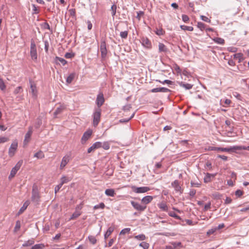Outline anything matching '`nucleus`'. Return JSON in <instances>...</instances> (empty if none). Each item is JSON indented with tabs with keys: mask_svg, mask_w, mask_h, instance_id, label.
Instances as JSON below:
<instances>
[{
	"mask_svg": "<svg viewBox=\"0 0 249 249\" xmlns=\"http://www.w3.org/2000/svg\"><path fill=\"white\" fill-rule=\"evenodd\" d=\"M101 110L100 108H96L93 114V125L96 126L100 121Z\"/></svg>",
	"mask_w": 249,
	"mask_h": 249,
	"instance_id": "obj_1",
	"label": "nucleus"
},
{
	"mask_svg": "<svg viewBox=\"0 0 249 249\" xmlns=\"http://www.w3.org/2000/svg\"><path fill=\"white\" fill-rule=\"evenodd\" d=\"M30 56L33 60L36 61L37 59V54L36 48V43L34 41H32L30 46Z\"/></svg>",
	"mask_w": 249,
	"mask_h": 249,
	"instance_id": "obj_2",
	"label": "nucleus"
},
{
	"mask_svg": "<svg viewBox=\"0 0 249 249\" xmlns=\"http://www.w3.org/2000/svg\"><path fill=\"white\" fill-rule=\"evenodd\" d=\"M23 163V160H20L18 163L16 164V165L12 169L10 174L9 176V178L10 179L15 177L17 172L20 168L21 167L22 164Z\"/></svg>",
	"mask_w": 249,
	"mask_h": 249,
	"instance_id": "obj_3",
	"label": "nucleus"
},
{
	"mask_svg": "<svg viewBox=\"0 0 249 249\" xmlns=\"http://www.w3.org/2000/svg\"><path fill=\"white\" fill-rule=\"evenodd\" d=\"M236 150H239V145H235L233 146H230L229 147H218L217 151L218 152H234Z\"/></svg>",
	"mask_w": 249,
	"mask_h": 249,
	"instance_id": "obj_4",
	"label": "nucleus"
},
{
	"mask_svg": "<svg viewBox=\"0 0 249 249\" xmlns=\"http://www.w3.org/2000/svg\"><path fill=\"white\" fill-rule=\"evenodd\" d=\"M33 133V127L30 126L28 128V130L26 133L23 141L24 146L27 145L31 140V137Z\"/></svg>",
	"mask_w": 249,
	"mask_h": 249,
	"instance_id": "obj_5",
	"label": "nucleus"
},
{
	"mask_svg": "<svg viewBox=\"0 0 249 249\" xmlns=\"http://www.w3.org/2000/svg\"><path fill=\"white\" fill-rule=\"evenodd\" d=\"M18 148V142L15 141L13 142L9 149L8 154L10 157H13L17 151Z\"/></svg>",
	"mask_w": 249,
	"mask_h": 249,
	"instance_id": "obj_6",
	"label": "nucleus"
},
{
	"mask_svg": "<svg viewBox=\"0 0 249 249\" xmlns=\"http://www.w3.org/2000/svg\"><path fill=\"white\" fill-rule=\"evenodd\" d=\"M132 190L134 192L137 193V194H140V193H144L148 192V191L150 190V188L149 187H146V186L140 187L133 186Z\"/></svg>",
	"mask_w": 249,
	"mask_h": 249,
	"instance_id": "obj_7",
	"label": "nucleus"
},
{
	"mask_svg": "<svg viewBox=\"0 0 249 249\" xmlns=\"http://www.w3.org/2000/svg\"><path fill=\"white\" fill-rule=\"evenodd\" d=\"M92 133V130L89 129L83 134L81 140L82 144H85L86 142L90 138Z\"/></svg>",
	"mask_w": 249,
	"mask_h": 249,
	"instance_id": "obj_8",
	"label": "nucleus"
},
{
	"mask_svg": "<svg viewBox=\"0 0 249 249\" xmlns=\"http://www.w3.org/2000/svg\"><path fill=\"white\" fill-rule=\"evenodd\" d=\"M39 195L37 189L33 187L32 189V201L35 202H38L39 200Z\"/></svg>",
	"mask_w": 249,
	"mask_h": 249,
	"instance_id": "obj_9",
	"label": "nucleus"
},
{
	"mask_svg": "<svg viewBox=\"0 0 249 249\" xmlns=\"http://www.w3.org/2000/svg\"><path fill=\"white\" fill-rule=\"evenodd\" d=\"M131 204L134 208L138 211H143L146 208V205H141L140 203L134 201H131Z\"/></svg>",
	"mask_w": 249,
	"mask_h": 249,
	"instance_id": "obj_10",
	"label": "nucleus"
},
{
	"mask_svg": "<svg viewBox=\"0 0 249 249\" xmlns=\"http://www.w3.org/2000/svg\"><path fill=\"white\" fill-rule=\"evenodd\" d=\"M141 42L142 45L147 49H151L152 48V44L150 41L146 37H142L141 38Z\"/></svg>",
	"mask_w": 249,
	"mask_h": 249,
	"instance_id": "obj_11",
	"label": "nucleus"
},
{
	"mask_svg": "<svg viewBox=\"0 0 249 249\" xmlns=\"http://www.w3.org/2000/svg\"><path fill=\"white\" fill-rule=\"evenodd\" d=\"M70 160V156L68 155H65L64 156L62 159L60 165V169H63L66 166V165L68 163V162Z\"/></svg>",
	"mask_w": 249,
	"mask_h": 249,
	"instance_id": "obj_12",
	"label": "nucleus"
},
{
	"mask_svg": "<svg viewBox=\"0 0 249 249\" xmlns=\"http://www.w3.org/2000/svg\"><path fill=\"white\" fill-rule=\"evenodd\" d=\"M100 51L102 58H105L107 54V50L106 48V42L105 41H102L101 43Z\"/></svg>",
	"mask_w": 249,
	"mask_h": 249,
	"instance_id": "obj_13",
	"label": "nucleus"
},
{
	"mask_svg": "<svg viewBox=\"0 0 249 249\" xmlns=\"http://www.w3.org/2000/svg\"><path fill=\"white\" fill-rule=\"evenodd\" d=\"M181 246V243L180 242H172L170 243L165 247V249H177L179 248Z\"/></svg>",
	"mask_w": 249,
	"mask_h": 249,
	"instance_id": "obj_14",
	"label": "nucleus"
},
{
	"mask_svg": "<svg viewBox=\"0 0 249 249\" xmlns=\"http://www.w3.org/2000/svg\"><path fill=\"white\" fill-rule=\"evenodd\" d=\"M105 102L104 95L103 93H100L97 95L96 103L98 106V108L102 106Z\"/></svg>",
	"mask_w": 249,
	"mask_h": 249,
	"instance_id": "obj_15",
	"label": "nucleus"
},
{
	"mask_svg": "<svg viewBox=\"0 0 249 249\" xmlns=\"http://www.w3.org/2000/svg\"><path fill=\"white\" fill-rule=\"evenodd\" d=\"M171 185L174 188L176 192H179L180 194L182 193V190L179 185L178 180H175L171 183Z\"/></svg>",
	"mask_w": 249,
	"mask_h": 249,
	"instance_id": "obj_16",
	"label": "nucleus"
},
{
	"mask_svg": "<svg viewBox=\"0 0 249 249\" xmlns=\"http://www.w3.org/2000/svg\"><path fill=\"white\" fill-rule=\"evenodd\" d=\"M29 82L30 84L31 92L32 93V96L36 98L37 95V91L36 89V86L31 80H30Z\"/></svg>",
	"mask_w": 249,
	"mask_h": 249,
	"instance_id": "obj_17",
	"label": "nucleus"
},
{
	"mask_svg": "<svg viewBox=\"0 0 249 249\" xmlns=\"http://www.w3.org/2000/svg\"><path fill=\"white\" fill-rule=\"evenodd\" d=\"M101 147V142H97L94 143L90 147L88 148L87 152L88 153H90L92 151H94L95 149H98Z\"/></svg>",
	"mask_w": 249,
	"mask_h": 249,
	"instance_id": "obj_18",
	"label": "nucleus"
},
{
	"mask_svg": "<svg viewBox=\"0 0 249 249\" xmlns=\"http://www.w3.org/2000/svg\"><path fill=\"white\" fill-rule=\"evenodd\" d=\"M170 90L166 88L161 87V88H156L153 89L151 90V92L153 93L155 92H170Z\"/></svg>",
	"mask_w": 249,
	"mask_h": 249,
	"instance_id": "obj_19",
	"label": "nucleus"
},
{
	"mask_svg": "<svg viewBox=\"0 0 249 249\" xmlns=\"http://www.w3.org/2000/svg\"><path fill=\"white\" fill-rule=\"evenodd\" d=\"M30 204V201L29 200H27L25 201L21 208L19 209V211L18 213V215H19L21 214L24 211L27 209V207Z\"/></svg>",
	"mask_w": 249,
	"mask_h": 249,
	"instance_id": "obj_20",
	"label": "nucleus"
},
{
	"mask_svg": "<svg viewBox=\"0 0 249 249\" xmlns=\"http://www.w3.org/2000/svg\"><path fill=\"white\" fill-rule=\"evenodd\" d=\"M153 196H147L143 197L142 199V203L144 204L145 205H146V204L151 202L152 201V200H153Z\"/></svg>",
	"mask_w": 249,
	"mask_h": 249,
	"instance_id": "obj_21",
	"label": "nucleus"
},
{
	"mask_svg": "<svg viewBox=\"0 0 249 249\" xmlns=\"http://www.w3.org/2000/svg\"><path fill=\"white\" fill-rule=\"evenodd\" d=\"M215 175H216L215 174H210L208 173H206L205 177L204 178V182L205 183H208V182H211V178L214 177Z\"/></svg>",
	"mask_w": 249,
	"mask_h": 249,
	"instance_id": "obj_22",
	"label": "nucleus"
},
{
	"mask_svg": "<svg viewBox=\"0 0 249 249\" xmlns=\"http://www.w3.org/2000/svg\"><path fill=\"white\" fill-rule=\"evenodd\" d=\"M65 108V107L64 106H60L58 107L55 111L54 112V117H56L57 115L60 113H61Z\"/></svg>",
	"mask_w": 249,
	"mask_h": 249,
	"instance_id": "obj_23",
	"label": "nucleus"
},
{
	"mask_svg": "<svg viewBox=\"0 0 249 249\" xmlns=\"http://www.w3.org/2000/svg\"><path fill=\"white\" fill-rule=\"evenodd\" d=\"M105 194L109 196H115V192L114 189H107L105 190Z\"/></svg>",
	"mask_w": 249,
	"mask_h": 249,
	"instance_id": "obj_24",
	"label": "nucleus"
},
{
	"mask_svg": "<svg viewBox=\"0 0 249 249\" xmlns=\"http://www.w3.org/2000/svg\"><path fill=\"white\" fill-rule=\"evenodd\" d=\"M114 230V228L113 227H110L108 228L107 231L104 234V238L105 239H107L110 236Z\"/></svg>",
	"mask_w": 249,
	"mask_h": 249,
	"instance_id": "obj_25",
	"label": "nucleus"
},
{
	"mask_svg": "<svg viewBox=\"0 0 249 249\" xmlns=\"http://www.w3.org/2000/svg\"><path fill=\"white\" fill-rule=\"evenodd\" d=\"M81 214V212L79 210H75L70 218V220L75 219Z\"/></svg>",
	"mask_w": 249,
	"mask_h": 249,
	"instance_id": "obj_26",
	"label": "nucleus"
},
{
	"mask_svg": "<svg viewBox=\"0 0 249 249\" xmlns=\"http://www.w3.org/2000/svg\"><path fill=\"white\" fill-rule=\"evenodd\" d=\"M158 207L163 211L167 212L168 211V207L164 202H162L158 204Z\"/></svg>",
	"mask_w": 249,
	"mask_h": 249,
	"instance_id": "obj_27",
	"label": "nucleus"
},
{
	"mask_svg": "<svg viewBox=\"0 0 249 249\" xmlns=\"http://www.w3.org/2000/svg\"><path fill=\"white\" fill-rule=\"evenodd\" d=\"M71 178L67 177L65 176H63L61 178V182L60 183L62 185L65 183H67L71 180Z\"/></svg>",
	"mask_w": 249,
	"mask_h": 249,
	"instance_id": "obj_28",
	"label": "nucleus"
},
{
	"mask_svg": "<svg viewBox=\"0 0 249 249\" xmlns=\"http://www.w3.org/2000/svg\"><path fill=\"white\" fill-rule=\"evenodd\" d=\"M233 57L238 59L239 63L244 60L243 54L242 53H237L233 54Z\"/></svg>",
	"mask_w": 249,
	"mask_h": 249,
	"instance_id": "obj_29",
	"label": "nucleus"
},
{
	"mask_svg": "<svg viewBox=\"0 0 249 249\" xmlns=\"http://www.w3.org/2000/svg\"><path fill=\"white\" fill-rule=\"evenodd\" d=\"M55 61L57 64L61 63L63 66H64L67 63V61L65 60L64 58L55 57Z\"/></svg>",
	"mask_w": 249,
	"mask_h": 249,
	"instance_id": "obj_30",
	"label": "nucleus"
},
{
	"mask_svg": "<svg viewBox=\"0 0 249 249\" xmlns=\"http://www.w3.org/2000/svg\"><path fill=\"white\" fill-rule=\"evenodd\" d=\"M35 243L34 239L32 238L27 241H25L23 244L22 247H29L33 245Z\"/></svg>",
	"mask_w": 249,
	"mask_h": 249,
	"instance_id": "obj_31",
	"label": "nucleus"
},
{
	"mask_svg": "<svg viewBox=\"0 0 249 249\" xmlns=\"http://www.w3.org/2000/svg\"><path fill=\"white\" fill-rule=\"evenodd\" d=\"M159 52H166L167 49L165 45L162 43H159Z\"/></svg>",
	"mask_w": 249,
	"mask_h": 249,
	"instance_id": "obj_32",
	"label": "nucleus"
},
{
	"mask_svg": "<svg viewBox=\"0 0 249 249\" xmlns=\"http://www.w3.org/2000/svg\"><path fill=\"white\" fill-rule=\"evenodd\" d=\"M179 85L181 87H182L183 88H185L186 89H192L193 86L192 85L188 83H184L183 82H181L179 83Z\"/></svg>",
	"mask_w": 249,
	"mask_h": 249,
	"instance_id": "obj_33",
	"label": "nucleus"
},
{
	"mask_svg": "<svg viewBox=\"0 0 249 249\" xmlns=\"http://www.w3.org/2000/svg\"><path fill=\"white\" fill-rule=\"evenodd\" d=\"M74 77H75L74 73H71L66 79V82L67 83V84L71 83V82L73 81Z\"/></svg>",
	"mask_w": 249,
	"mask_h": 249,
	"instance_id": "obj_34",
	"label": "nucleus"
},
{
	"mask_svg": "<svg viewBox=\"0 0 249 249\" xmlns=\"http://www.w3.org/2000/svg\"><path fill=\"white\" fill-rule=\"evenodd\" d=\"M213 40L214 42L220 45L224 44L225 42L224 39L220 37H215L213 39Z\"/></svg>",
	"mask_w": 249,
	"mask_h": 249,
	"instance_id": "obj_35",
	"label": "nucleus"
},
{
	"mask_svg": "<svg viewBox=\"0 0 249 249\" xmlns=\"http://www.w3.org/2000/svg\"><path fill=\"white\" fill-rule=\"evenodd\" d=\"M34 157L41 159L44 157V154L42 151H39L34 155Z\"/></svg>",
	"mask_w": 249,
	"mask_h": 249,
	"instance_id": "obj_36",
	"label": "nucleus"
},
{
	"mask_svg": "<svg viewBox=\"0 0 249 249\" xmlns=\"http://www.w3.org/2000/svg\"><path fill=\"white\" fill-rule=\"evenodd\" d=\"M101 146L105 150H108L110 148V144L108 142H104L103 143L101 142Z\"/></svg>",
	"mask_w": 249,
	"mask_h": 249,
	"instance_id": "obj_37",
	"label": "nucleus"
},
{
	"mask_svg": "<svg viewBox=\"0 0 249 249\" xmlns=\"http://www.w3.org/2000/svg\"><path fill=\"white\" fill-rule=\"evenodd\" d=\"M134 238L139 241H143L145 240L146 236L144 234H141L135 236Z\"/></svg>",
	"mask_w": 249,
	"mask_h": 249,
	"instance_id": "obj_38",
	"label": "nucleus"
},
{
	"mask_svg": "<svg viewBox=\"0 0 249 249\" xmlns=\"http://www.w3.org/2000/svg\"><path fill=\"white\" fill-rule=\"evenodd\" d=\"M197 27L201 31L205 30L206 25L201 22H197Z\"/></svg>",
	"mask_w": 249,
	"mask_h": 249,
	"instance_id": "obj_39",
	"label": "nucleus"
},
{
	"mask_svg": "<svg viewBox=\"0 0 249 249\" xmlns=\"http://www.w3.org/2000/svg\"><path fill=\"white\" fill-rule=\"evenodd\" d=\"M139 246L142 248L143 249H148L149 248V244L147 242H142L139 244Z\"/></svg>",
	"mask_w": 249,
	"mask_h": 249,
	"instance_id": "obj_40",
	"label": "nucleus"
},
{
	"mask_svg": "<svg viewBox=\"0 0 249 249\" xmlns=\"http://www.w3.org/2000/svg\"><path fill=\"white\" fill-rule=\"evenodd\" d=\"M88 239L89 242L93 245L95 244L97 242V240L94 236L89 235L88 236Z\"/></svg>",
	"mask_w": 249,
	"mask_h": 249,
	"instance_id": "obj_41",
	"label": "nucleus"
},
{
	"mask_svg": "<svg viewBox=\"0 0 249 249\" xmlns=\"http://www.w3.org/2000/svg\"><path fill=\"white\" fill-rule=\"evenodd\" d=\"M180 28L181 29L183 30H186V31H192L194 30V28L192 26H187L186 25H181Z\"/></svg>",
	"mask_w": 249,
	"mask_h": 249,
	"instance_id": "obj_42",
	"label": "nucleus"
},
{
	"mask_svg": "<svg viewBox=\"0 0 249 249\" xmlns=\"http://www.w3.org/2000/svg\"><path fill=\"white\" fill-rule=\"evenodd\" d=\"M105 207V204L103 202L100 203L99 204L96 205L94 206L93 209L94 210L102 209H103Z\"/></svg>",
	"mask_w": 249,
	"mask_h": 249,
	"instance_id": "obj_43",
	"label": "nucleus"
},
{
	"mask_svg": "<svg viewBox=\"0 0 249 249\" xmlns=\"http://www.w3.org/2000/svg\"><path fill=\"white\" fill-rule=\"evenodd\" d=\"M130 230H131L130 228H124L121 231L120 234L124 235L125 234L129 233V232L130 231Z\"/></svg>",
	"mask_w": 249,
	"mask_h": 249,
	"instance_id": "obj_44",
	"label": "nucleus"
},
{
	"mask_svg": "<svg viewBox=\"0 0 249 249\" xmlns=\"http://www.w3.org/2000/svg\"><path fill=\"white\" fill-rule=\"evenodd\" d=\"M169 215L173 217L174 218H175L177 219H180V217L175 212H170L169 213Z\"/></svg>",
	"mask_w": 249,
	"mask_h": 249,
	"instance_id": "obj_45",
	"label": "nucleus"
},
{
	"mask_svg": "<svg viewBox=\"0 0 249 249\" xmlns=\"http://www.w3.org/2000/svg\"><path fill=\"white\" fill-rule=\"evenodd\" d=\"M156 81L159 82L162 84H167L168 85H172L173 83V82L169 80H165L163 81H161L159 80H156Z\"/></svg>",
	"mask_w": 249,
	"mask_h": 249,
	"instance_id": "obj_46",
	"label": "nucleus"
},
{
	"mask_svg": "<svg viewBox=\"0 0 249 249\" xmlns=\"http://www.w3.org/2000/svg\"><path fill=\"white\" fill-rule=\"evenodd\" d=\"M20 222L19 221H17L16 223V225L14 228V231L15 232L18 231L20 228Z\"/></svg>",
	"mask_w": 249,
	"mask_h": 249,
	"instance_id": "obj_47",
	"label": "nucleus"
},
{
	"mask_svg": "<svg viewBox=\"0 0 249 249\" xmlns=\"http://www.w3.org/2000/svg\"><path fill=\"white\" fill-rule=\"evenodd\" d=\"M120 36L123 39H126L128 36V31H125L120 33Z\"/></svg>",
	"mask_w": 249,
	"mask_h": 249,
	"instance_id": "obj_48",
	"label": "nucleus"
},
{
	"mask_svg": "<svg viewBox=\"0 0 249 249\" xmlns=\"http://www.w3.org/2000/svg\"><path fill=\"white\" fill-rule=\"evenodd\" d=\"M69 12L70 13V16L72 17V18L76 17V12L75 9H70L69 10Z\"/></svg>",
	"mask_w": 249,
	"mask_h": 249,
	"instance_id": "obj_49",
	"label": "nucleus"
},
{
	"mask_svg": "<svg viewBox=\"0 0 249 249\" xmlns=\"http://www.w3.org/2000/svg\"><path fill=\"white\" fill-rule=\"evenodd\" d=\"M6 88V86L3 81V80L0 78V89L2 90H4Z\"/></svg>",
	"mask_w": 249,
	"mask_h": 249,
	"instance_id": "obj_50",
	"label": "nucleus"
},
{
	"mask_svg": "<svg viewBox=\"0 0 249 249\" xmlns=\"http://www.w3.org/2000/svg\"><path fill=\"white\" fill-rule=\"evenodd\" d=\"M23 91L22 87L21 86H19L17 87L14 90V93L15 94H17L19 93H20Z\"/></svg>",
	"mask_w": 249,
	"mask_h": 249,
	"instance_id": "obj_51",
	"label": "nucleus"
},
{
	"mask_svg": "<svg viewBox=\"0 0 249 249\" xmlns=\"http://www.w3.org/2000/svg\"><path fill=\"white\" fill-rule=\"evenodd\" d=\"M116 9H117V6L115 4H113L111 7V10L112 11V16L113 17H114L116 14Z\"/></svg>",
	"mask_w": 249,
	"mask_h": 249,
	"instance_id": "obj_52",
	"label": "nucleus"
},
{
	"mask_svg": "<svg viewBox=\"0 0 249 249\" xmlns=\"http://www.w3.org/2000/svg\"><path fill=\"white\" fill-rule=\"evenodd\" d=\"M217 148L218 147H215V146H209L207 148H205V150H208V151H217Z\"/></svg>",
	"mask_w": 249,
	"mask_h": 249,
	"instance_id": "obj_53",
	"label": "nucleus"
},
{
	"mask_svg": "<svg viewBox=\"0 0 249 249\" xmlns=\"http://www.w3.org/2000/svg\"><path fill=\"white\" fill-rule=\"evenodd\" d=\"M216 231V228H212L208 231L207 232V234L209 235H210L213 234V233H214Z\"/></svg>",
	"mask_w": 249,
	"mask_h": 249,
	"instance_id": "obj_54",
	"label": "nucleus"
},
{
	"mask_svg": "<svg viewBox=\"0 0 249 249\" xmlns=\"http://www.w3.org/2000/svg\"><path fill=\"white\" fill-rule=\"evenodd\" d=\"M191 185L192 187H199L200 186V183L198 182L191 181Z\"/></svg>",
	"mask_w": 249,
	"mask_h": 249,
	"instance_id": "obj_55",
	"label": "nucleus"
},
{
	"mask_svg": "<svg viewBox=\"0 0 249 249\" xmlns=\"http://www.w3.org/2000/svg\"><path fill=\"white\" fill-rule=\"evenodd\" d=\"M33 10L34 11V14H37L39 13V11L38 10L37 7L35 4H32Z\"/></svg>",
	"mask_w": 249,
	"mask_h": 249,
	"instance_id": "obj_56",
	"label": "nucleus"
},
{
	"mask_svg": "<svg viewBox=\"0 0 249 249\" xmlns=\"http://www.w3.org/2000/svg\"><path fill=\"white\" fill-rule=\"evenodd\" d=\"M200 18L202 20H203L205 22H209V23L211 22V20L208 17H207L206 16H201Z\"/></svg>",
	"mask_w": 249,
	"mask_h": 249,
	"instance_id": "obj_57",
	"label": "nucleus"
},
{
	"mask_svg": "<svg viewBox=\"0 0 249 249\" xmlns=\"http://www.w3.org/2000/svg\"><path fill=\"white\" fill-rule=\"evenodd\" d=\"M182 20L185 22H188L189 20V18L188 16L186 15H182Z\"/></svg>",
	"mask_w": 249,
	"mask_h": 249,
	"instance_id": "obj_58",
	"label": "nucleus"
},
{
	"mask_svg": "<svg viewBox=\"0 0 249 249\" xmlns=\"http://www.w3.org/2000/svg\"><path fill=\"white\" fill-rule=\"evenodd\" d=\"M8 141V138L5 137H0V143H4Z\"/></svg>",
	"mask_w": 249,
	"mask_h": 249,
	"instance_id": "obj_59",
	"label": "nucleus"
},
{
	"mask_svg": "<svg viewBox=\"0 0 249 249\" xmlns=\"http://www.w3.org/2000/svg\"><path fill=\"white\" fill-rule=\"evenodd\" d=\"M164 31L162 29H157L156 31V34L158 36H161L163 34Z\"/></svg>",
	"mask_w": 249,
	"mask_h": 249,
	"instance_id": "obj_60",
	"label": "nucleus"
},
{
	"mask_svg": "<svg viewBox=\"0 0 249 249\" xmlns=\"http://www.w3.org/2000/svg\"><path fill=\"white\" fill-rule=\"evenodd\" d=\"M62 185L59 183L58 185L55 186L54 188V193L56 194L60 190V189L62 187Z\"/></svg>",
	"mask_w": 249,
	"mask_h": 249,
	"instance_id": "obj_61",
	"label": "nucleus"
},
{
	"mask_svg": "<svg viewBox=\"0 0 249 249\" xmlns=\"http://www.w3.org/2000/svg\"><path fill=\"white\" fill-rule=\"evenodd\" d=\"M246 150L249 151V146H246L243 145H239V150Z\"/></svg>",
	"mask_w": 249,
	"mask_h": 249,
	"instance_id": "obj_62",
	"label": "nucleus"
},
{
	"mask_svg": "<svg viewBox=\"0 0 249 249\" xmlns=\"http://www.w3.org/2000/svg\"><path fill=\"white\" fill-rule=\"evenodd\" d=\"M196 194V191L195 189H192L189 192V195L192 196L194 197Z\"/></svg>",
	"mask_w": 249,
	"mask_h": 249,
	"instance_id": "obj_63",
	"label": "nucleus"
},
{
	"mask_svg": "<svg viewBox=\"0 0 249 249\" xmlns=\"http://www.w3.org/2000/svg\"><path fill=\"white\" fill-rule=\"evenodd\" d=\"M243 195V192L240 190H237L235 192V195L238 197L241 196Z\"/></svg>",
	"mask_w": 249,
	"mask_h": 249,
	"instance_id": "obj_64",
	"label": "nucleus"
}]
</instances>
